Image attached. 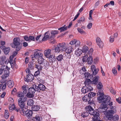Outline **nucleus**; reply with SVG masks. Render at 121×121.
<instances>
[{"label": "nucleus", "instance_id": "obj_6", "mask_svg": "<svg viewBox=\"0 0 121 121\" xmlns=\"http://www.w3.org/2000/svg\"><path fill=\"white\" fill-rule=\"evenodd\" d=\"M9 61H7L5 56H3L0 58V65L3 67H5L6 65L8 63Z\"/></svg>", "mask_w": 121, "mask_h": 121}, {"label": "nucleus", "instance_id": "obj_51", "mask_svg": "<svg viewBox=\"0 0 121 121\" xmlns=\"http://www.w3.org/2000/svg\"><path fill=\"white\" fill-rule=\"evenodd\" d=\"M76 39H73V40H72L69 43L71 45H72L75 44L76 43Z\"/></svg>", "mask_w": 121, "mask_h": 121}, {"label": "nucleus", "instance_id": "obj_34", "mask_svg": "<svg viewBox=\"0 0 121 121\" xmlns=\"http://www.w3.org/2000/svg\"><path fill=\"white\" fill-rule=\"evenodd\" d=\"M103 87V85L102 83L100 82H99L97 85V88L98 89H101Z\"/></svg>", "mask_w": 121, "mask_h": 121}, {"label": "nucleus", "instance_id": "obj_18", "mask_svg": "<svg viewBox=\"0 0 121 121\" xmlns=\"http://www.w3.org/2000/svg\"><path fill=\"white\" fill-rule=\"evenodd\" d=\"M91 81L90 79L88 78L86 79L84 82V84L85 85V86H87L89 85H91Z\"/></svg>", "mask_w": 121, "mask_h": 121}, {"label": "nucleus", "instance_id": "obj_9", "mask_svg": "<svg viewBox=\"0 0 121 121\" xmlns=\"http://www.w3.org/2000/svg\"><path fill=\"white\" fill-rule=\"evenodd\" d=\"M34 78V76L33 75L31 74H27V75L26 78L24 79V80L25 81L27 82L29 81H31L33 80Z\"/></svg>", "mask_w": 121, "mask_h": 121}, {"label": "nucleus", "instance_id": "obj_47", "mask_svg": "<svg viewBox=\"0 0 121 121\" xmlns=\"http://www.w3.org/2000/svg\"><path fill=\"white\" fill-rule=\"evenodd\" d=\"M24 39L25 40L27 41H30V39L29 38V36L28 37L27 35H25L23 36Z\"/></svg>", "mask_w": 121, "mask_h": 121}, {"label": "nucleus", "instance_id": "obj_62", "mask_svg": "<svg viewBox=\"0 0 121 121\" xmlns=\"http://www.w3.org/2000/svg\"><path fill=\"white\" fill-rule=\"evenodd\" d=\"M21 48V47L20 46H17L16 48V52H18L19 51Z\"/></svg>", "mask_w": 121, "mask_h": 121}, {"label": "nucleus", "instance_id": "obj_37", "mask_svg": "<svg viewBox=\"0 0 121 121\" xmlns=\"http://www.w3.org/2000/svg\"><path fill=\"white\" fill-rule=\"evenodd\" d=\"M88 47L86 46H84L83 48L82 51L83 52H85L88 50Z\"/></svg>", "mask_w": 121, "mask_h": 121}, {"label": "nucleus", "instance_id": "obj_5", "mask_svg": "<svg viewBox=\"0 0 121 121\" xmlns=\"http://www.w3.org/2000/svg\"><path fill=\"white\" fill-rule=\"evenodd\" d=\"M26 109H23L21 111L20 113L23 115H26L27 117L30 118L32 115L33 113V112L32 111L30 110H27L26 111Z\"/></svg>", "mask_w": 121, "mask_h": 121}, {"label": "nucleus", "instance_id": "obj_3", "mask_svg": "<svg viewBox=\"0 0 121 121\" xmlns=\"http://www.w3.org/2000/svg\"><path fill=\"white\" fill-rule=\"evenodd\" d=\"M95 95V94L94 93L90 92L87 95H85L83 97L82 99L85 102H88V104H93L94 103L93 98Z\"/></svg>", "mask_w": 121, "mask_h": 121}, {"label": "nucleus", "instance_id": "obj_40", "mask_svg": "<svg viewBox=\"0 0 121 121\" xmlns=\"http://www.w3.org/2000/svg\"><path fill=\"white\" fill-rule=\"evenodd\" d=\"M51 33L52 35H54L57 34L58 33V31L57 30H52L51 31Z\"/></svg>", "mask_w": 121, "mask_h": 121}, {"label": "nucleus", "instance_id": "obj_63", "mask_svg": "<svg viewBox=\"0 0 121 121\" xmlns=\"http://www.w3.org/2000/svg\"><path fill=\"white\" fill-rule=\"evenodd\" d=\"M91 71L94 70L95 69H96L95 68V66L94 65H92L91 66Z\"/></svg>", "mask_w": 121, "mask_h": 121}, {"label": "nucleus", "instance_id": "obj_61", "mask_svg": "<svg viewBox=\"0 0 121 121\" xmlns=\"http://www.w3.org/2000/svg\"><path fill=\"white\" fill-rule=\"evenodd\" d=\"M79 14H80L79 13H78L75 16L73 21H74L78 17Z\"/></svg>", "mask_w": 121, "mask_h": 121}, {"label": "nucleus", "instance_id": "obj_64", "mask_svg": "<svg viewBox=\"0 0 121 121\" xmlns=\"http://www.w3.org/2000/svg\"><path fill=\"white\" fill-rule=\"evenodd\" d=\"M117 101L119 103H121V98L120 97H119L118 98L116 99Z\"/></svg>", "mask_w": 121, "mask_h": 121}, {"label": "nucleus", "instance_id": "obj_56", "mask_svg": "<svg viewBox=\"0 0 121 121\" xmlns=\"http://www.w3.org/2000/svg\"><path fill=\"white\" fill-rule=\"evenodd\" d=\"M1 86H2V89L3 90L6 88V83H5L3 85V84H1Z\"/></svg>", "mask_w": 121, "mask_h": 121}, {"label": "nucleus", "instance_id": "obj_58", "mask_svg": "<svg viewBox=\"0 0 121 121\" xmlns=\"http://www.w3.org/2000/svg\"><path fill=\"white\" fill-rule=\"evenodd\" d=\"M80 41L78 40H77L76 42V46H79L80 45Z\"/></svg>", "mask_w": 121, "mask_h": 121}, {"label": "nucleus", "instance_id": "obj_26", "mask_svg": "<svg viewBox=\"0 0 121 121\" xmlns=\"http://www.w3.org/2000/svg\"><path fill=\"white\" fill-rule=\"evenodd\" d=\"M28 66L29 69H34V65L32 62H30L28 64Z\"/></svg>", "mask_w": 121, "mask_h": 121}, {"label": "nucleus", "instance_id": "obj_59", "mask_svg": "<svg viewBox=\"0 0 121 121\" xmlns=\"http://www.w3.org/2000/svg\"><path fill=\"white\" fill-rule=\"evenodd\" d=\"M40 74V72L39 70L36 71L34 74V75L35 76H38Z\"/></svg>", "mask_w": 121, "mask_h": 121}, {"label": "nucleus", "instance_id": "obj_44", "mask_svg": "<svg viewBox=\"0 0 121 121\" xmlns=\"http://www.w3.org/2000/svg\"><path fill=\"white\" fill-rule=\"evenodd\" d=\"M4 69L3 68V66H1L0 68V75H2L3 72L4 73Z\"/></svg>", "mask_w": 121, "mask_h": 121}, {"label": "nucleus", "instance_id": "obj_42", "mask_svg": "<svg viewBox=\"0 0 121 121\" xmlns=\"http://www.w3.org/2000/svg\"><path fill=\"white\" fill-rule=\"evenodd\" d=\"M88 57V56L87 55H86L83 57L82 61L83 62H87V59L86 58Z\"/></svg>", "mask_w": 121, "mask_h": 121}, {"label": "nucleus", "instance_id": "obj_55", "mask_svg": "<svg viewBox=\"0 0 121 121\" xmlns=\"http://www.w3.org/2000/svg\"><path fill=\"white\" fill-rule=\"evenodd\" d=\"M82 52V50L80 49H78L77 50L75 51L76 53L79 54H81Z\"/></svg>", "mask_w": 121, "mask_h": 121}, {"label": "nucleus", "instance_id": "obj_4", "mask_svg": "<svg viewBox=\"0 0 121 121\" xmlns=\"http://www.w3.org/2000/svg\"><path fill=\"white\" fill-rule=\"evenodd\" d=\"M26 97H22L19 98L18 100V105L21 109V111L26 109V102L27 100Z\"/></svg>", "mask_w": 121, "mask_h": 121}, {"label": "nucleus", "instance_id": "obj_36", "mask_svg": "<svg viewBox=\"0 0 121 121\" xmlns=\"http://www.w3.org/2000/svg\"><path fill=\"white\" fill-rule=\"evenodd\" d=\"M119 119V116L117 115H115L114 116H113L112 121H115L118 120Z\"/></svg>", "mask_w": 121, "mask_h": 121}, {"label": "nucleus", "instance_id": "obj_22", "mask_svg": "<svg viewBox=\"0 0 121 121\" xmlns=\"http://www.w3.org/2000/svg\"><path fill=\"white\" fill-rule=\"evenodd\" d=\"M63 55L62 54H60L56 57V59L58 61H60L63 60Z\"/></svg>", "mask_w": 121, "mask_h": 121}, {"label": "nucleus", "instance_id": "obj_2", "mask_svg": "<svg viewBox=\"0 0 121 121\" xmlns=\"http://www.w3.org/2000/svg\"><path fill=\"white\" fill-rule=\"evenodd\" d=\"M87 110L85 112H83L81 115L82 117H83L88 116L89 114L91 115H93V121H97L99 119V116L100 115L99 111L98 110H94L92 107L89 105L86 108Z\"/></svg>", "mask_w": 121, "mask_h": 121}, {"label": "nucleus", "instance_id": "obj_33", "mask_svg": "<svg viewBox=\"0 0 121 121\" xmlns=\"http://www.w3.org/2000/svg\"><path fill=\"white\" fill-rule=\"evenodd\" d=\"M85 20V18L84 17H82L79 18L78 21V23H81Z\"/></svg>", "mask_w": 121, "mask_h": 121}, {"label": "nucleus", "instance_id": "obj_11", "mask_svg": "<svg viewBox=\"0 0 121 121\" xmlns=\"http://www.w3.org/2000/svg\"><path fill=\"white\" fill-rule=\"evenodd\" d=\"M51 50L48 49L45 50L44 52L45 56L49 58H52V56L51 55Z\"/></svg>", "mask_w": 121, "mask_h": 121}, {"label": "nucleus", "instance_id": "obj_48", "mask_svg": "<svg viewBox=\"0 0 121 121\" xmlns=\"http://www.w3.org/2000/svg\"><path fill=\"white\" fill-rule=\"evenodd\" d=\"M15 105L14 104H13V105H12V107H9V109L10 111L11 112L13 109V110H15Z\"/></svg>", "mask_w": 121, "mask_h": 121}, {"label": "nucleus", "instance_id": "obj_46", "mask_svg": "<svg viewBox=\"0 0 121 121\" xmlns=\"http://www.w3.org/2000/svg\"><path fill=\"white\" fill-rule=\"evenodd\" d=\"M49 35H46L42 39V41H45L47 40L49 37Z\"/></svg>", "mask_w": 121, "mask_h": 121}, {"label": "nucleus", "instance_id": "obj_45", "mask_svg": "<svg viewBox=\"0 0 121 121\" xmlns=\"http://www.w3.org/2000/svg\"><path fill=\"white\" fill-rule=\"evenodd\" d=\"M61 51L59 47L58 46V45H57V46L56 47L55 49V52H59L60 51Z\"/></svg>", "mask_w": 121, "mask_h": 121}, {"label": "nucleus", "instance_id": "obj_35", "mask_svg": "<svg viewBox=\"0 0 121 121\" xmlns=\"http://www.w3.org/2000/svg\"><path fill=\"white\" fill-rule=\"evenodd\" d=\"M27 97L29 98H31L33 97L34 96V94L32 93H29L28 91V93H27L26 95Z\"/></svg>", "mask_w": 121, "mask_h": 121}, {"label": "nucleus", "instance_id": "obj_30", "mask_svg": "<svg viewBox=\"0 0 121 121\" xmlns=\"http://www.w3.org/2000/svg\"><path fill=\"white\" fill-rule=\"evenodd\" d=\"M40 65L39 64L38 65H35V68L39 70H41L43 68L42 66Z\"/></svg>", "mask_w": 121, "mask_h": 121}, {"label": "nucleus", "instance_id": "obj_21", "mask_svg": "<svg viewBox=\"0 0 121 121\" xmlns=\"http://www.w3.org/2000/svg\"><path fill=\"white\" fill-rule=\"evenodd\" d=\"M87 62L89 64H92L93 62V58L91 56H90L87 58Z\"/></svg>", "mask_w": 121, "mask_h": 121}, {"label": "nucleus", "instance_id": "obj_7", "mask_svg": "<svg viewBox=\"0 0 121 121\" xmlns=\"http://www.w3.org/2000/svg\"><path fill=\"white\" fill-rule=\"evenodd\" d=\"M6 68L4 69V73L2 76L1 78L3 79L6 78L8 77L9 74V70L10 68L8 67L7 66H6Z\"/></svg>", "mask_w": 121, "mask_h": 121}, {"label": "nucleus", "instance_id": "obj_12", "mask_svg": "<svg viewBox=\"0 0 121 121\" xmlns=\"http://www.w3.org/2000/svg\"><path fill=\"white\" fill-rule=\"evenodd\" d=\"M13 44L15 46L19 45L20 44V39L17 37L14 38L13 39Z\"/></svg>", "mask_w": 121, "mask_h": 121}, {"label": "nucleus", "instance_id": "obj_39", "mask_svg": "<svg viewBox=\"0 0 121 121\" xmlns=\"http://www.w3.org/2000/svg\"><path fill=\"white\" fill-rule=\"evenodd\" d=\"M98 71L99 69H95L94 70L91 72L93 75H95L98 73Z\"/></svg>", "mask_w": 121, "mask_h": 121}, {"label": "nucleus", "instance_id": "obj_60", "mask_svg": "<svg viewBox=\"0 0 121 121\" xmlns=\"http://www.w3.org/2000/svg\"><path fill=\"white\" fill-rule=\"evenodd\" d=\"M45 63L46 65H44V66H45L46 68L48 69L49 67V63L48 62L46 61L45 62Z\"/></svg>", "mask_w": 121, "mask_h": 121}, {"label": "nucleus", "instance_id": "obj_49", "mask_svg": "<svg viewBox=\"0 0 121 121\" xmlns=\"http://www.w3.org/2000/svg\"><path fill=\"white\" fill-rule=\"evenodd\" d=\"M112 72L114 75H116L117 74V71L115 68H113L112 69Z\"/></svg>", "mask_w": 121, "mask_h": 121}, {"label": "nucleus", "instance_id": "obj_16", "mask_svg": "<svg viewBox=\"0 0 121 121\" xmlns=\"http://www.w3.org/2000/svg\"><path fill=\"white\" fill-rule=\"evenodd\" d=\"M7 85L9 87L11 88L13 87L14 85L13 81L11 80H9L7 82Z\"/></svg>", "mask_w": 121, "mask_h": 121}, {"label": "nucleus", "instance_id": "obj_15", "mask_svg": "<svg viewBox=\"0 0 121 121\" xmlns=\"http://www.w3.org/2000/svg\"><path fill=\"white\" fill-rule=\"evenodd\" d=\"M99 77H95L93 78L92 81V84L96 85L98 82V80Z\"/></svg>", "mask_w": 121, "mask_h": 121}, {"label": "nucleus", "instance_id": "obj_20", "mask_svg": "<svg viewBox=\"0 0 121 121\" xmlns=\"http://www.w3.org/2000/svg\"><path fill=\"white\" fill-rule=\"evenodd\" d=\"M36 91V90L35 88V89L34 87H31L29 88L28 91L29 93H31L34 94Z\"/></svg>", "mask_w": 121, "mask_h": 121}, {"label": "nucleus", "instance_id": "obj_57", "mask_svg": "<svg viewBox=\"0 0 121 121\" xmlns=\"http://www.w3.org/2000/svg\"><path fill=\"white\" fill-rule=\"evenodd\" d=\"M92 24L91 23H89L87 26V27L89 29H90L92 27Z\"/></svg>", "mask_w": 121, "mask_h": 121}, {"label": "nucleus", "instance_id": "obj_38", "mask_svg": "<svg viewBox=\"0 0 121 121\" xmlns=\"http://www.w3.org/2000/svg\"><path fill=\"white\" fill-rule=\"evenodd\" d=\"M24 95L23 93L21 92H18L17 93V96L20 98L22 97H25L24 96Z\"/></svg>", "mask_w": 121, "mask_h": 121}, {"label": "nucleus", "instance_id": "obj_41", "mask_svg": "<svg viewBox=\"0 0 121 121\" xmlns=\"http://www.w3.org/2000/svg\"><path fill=\"white\" fill-rule=\"evenodd\" d=\"M77 30L78 32L82 34H84L85 33V31L83 30L81 28H77Z\"/></svg>", "mask_w": 121, "mask_h": 121}, {"label": "nucleus", "instance_id": "obj_17", "mask_svg": "<svg viewBox=\"0 0 121 121\" xmlns=\"http://www.w3.org/2000/svg\"><path fill=\"white\" fill-rule=\"evenodd\" d=\"M84 74L85 77L86 78H90L92 79L93 77V75L92 74H90L91 73L89 74L88 73L85 72V73H83Z\"/></svg>", "mask_w": 121, "mask_h": 121}, {"label": "nucleus", "instance_id": "obj_13", "mask_svg": "<svg viewBox=\"0 0 121 121\" xmlns=\"http://www.w3.org/2000/svg\"><path fill=\"white\" fill-rule=\"evenodd\" d=\"M61 51H64L66 47V44L65 43H60L58 44Z\"/></svg>", "mask_w": 121, "mask_h": 121}, {"label": "nucleus", "instance_id": "obj_50", "mask_svg": "<svg viewBox=\"0 0 121 121\" xmlns=\"http://www.w3.org/2000/svg\"><path fill=\"white\" fill-rule=\"evenodd\" d=\"M29 38L30 39L29 42L31 41H34L35 40V37L34 36H29Z\"/></svg>", "mask_w": 121, "mask_h": 121}, {"label": "nucleus", "instance_id": "obj_54", "mask_svg": "<svg viewBox=\"0 0 121 121\" xmlns=\"http://www.w3.org/2000/svg\"><path fill=\"white\" fill-rule=\"evenodd\" d=\"M110 92L113 95H115L116 94V92L112 88H111L110 89Z\"/></svg>", "mask_w": 121, "mask_h": 121}, {"label": "nucleus", "instance_id": "obj_27", "mask_svg": "<svg viewBox=\"0 0 121 121\" xmlns=\"http://www.w3.org/2000/svg\"><path fill=\"white\" fill-rule=\"evenodd\" d=\"M88 89L86 86H84L82 87V92L83 93H85L88 92Z\"/></svg>", "mask_w": 121, "mask_h": 121}, {"label": "nucleus", "instance_id": "obj_23", "mask_svg": "<svg viewBox=\"0 0 121 121\" xmlns=\"http://www.w3.org/2000/svg\"><path fill=\"white\" fill-rule=\"evenodd\" d=\"M67 26H65V25L63 26L58 29L59 30H60V32H62L66 30L67 29Z\"/></svg>", "mask_w": 121, "mask_h": 121}, {"label": "nucleus", "instance_id": "obj_31", "mask_svg": "<svg viewBox=\"0 0 121 121\" xmlns=\"http://www.w3.org/2000/svg\"><path fill=\"white\" fill-rule=\"evenodd\" d=\"M39 50H36L34 52V57H35V58L39 57V53L38 51H39Z\"/></svg>", "mask_w": 121, "mask_h": 121}, {"label": "nucleus", "instance_id": "obj_53", "mask_svg": "<svg viewBox=\"0 0 121 121\" xmlns=\"http://www.w3.org/2000/svg\"><path fill=\"white\" fill-rule=\"evenodd\" d=\"M87 89H88V91L89 90L90 91H91L93 89V88L91 87V85H89L87 86H86Z\"/></svg>", "mask_w": 121, "mask_h": 121}, {"label": "nucleus", "instance_id": "obj_28", "mask_svg": "<svg viewBox=\"0 0 121 121\" xmlns=\"http://www.w3.org/2000/svg\"><path fill=\"white\" fill-rule=\"evenodd\" d=\"M44 60V59L42 57H39L38 60V63L40 65L42 64Z\"/></svg>", "mask_w": 121, "mask_h": 121}, {"label": "nucleus", "instance_id": "obj_24", "mask_svg": "<svg viewBox=\"0 0 121 121\" xmlns=\"http://www.w3.org/2000/svg\"><path fill=\"white\" fill-rule=\"evenodd\" d=\"M10 49L9 47H6L3 51L5 54L7 55L10 52Z\"/></svg>", "mask_w": 121, "mask_h": 121}, {"label": "nucleus", "instance_id": "obj_1", "mask_svg": "<svg viewBox=\"0 0 121 121\" xmlns=\"http://www.w3.org/2000/svg\"><path fill=\"white\" fill-rule=\"evenodd\" d=\"M103 91H99L97 93L98 96L97 99L99 103H102L100 108L102 109H104L107 110L108 108L107 106L109 105L111 106L112 105V102H110L111 98L108 96L104 95L103 93ZM105 113H107L108 115H113L116 112V110L115 108L109 110L108 111L105 110L103 111Z\"/></svg>", "mask_w": 121, "mask_h": 121}, {"label": "nucleus", "instance_id": "obj_25", "mask_svg": "<svg viewBox=\"0 0 121 121\" xmlns=\"http://www.w3.org/2000/svg\"><path fill=\"white\" fill-rule=\"evenodd\" d=\"M27 104L28 105L31 106L34 104V101L33 99H30L27 101Z\"/></svg>", "mask_w": 121, "mask_h": 121}, {"label": "nucleus", "instance_id": "obj_29", "mask_svg": "<svg viewBox=\"0 0 121 121\" xmlns=\"http://www.w3.org/2000/svg\"><path fill=\"white\" fill-rule=\"evenodd\" d=\"M104 113L107 116V117L108 118V119L109 120H110L112 119H112L113 117V115H108L107 113H105L104 112Z\"/></svg>", "mask_w": 121, "mask_h": 121}, {"label": "nucleus", "instance_id": "obj_10", "mask_svg": "<svg viewBox=\"0 0 121 121\" xmlns=\"http://www.w3.org/2000/svg\"><path fill=\"white\" fill-rule=\"evenodd\" d=\"M97 44L100 48H102L103 46V43L101 39L99 37H97L96 39Z\"/></svg>", "mask_w": 121, "mask_h": 121}, {"label": "nucleus", "instance_id": "obj_19", "mask_svg": "<svg viewBox=\"0 0 121 121\" xmlns=\"http://www.w3.org/2000/svg\"><path fill=\"white\" fill-rule=\"evenodd\" d=\"M40 109V107L38 105H34L32 107V110L34 111H37Z\"/></svg>", "mask_w": 121, "mask_h": 121}, {"label": "nucleus", "instance_id": "obj_43", "mask_svg": "<svg viewBox=\"0 0 121 121\" xmlns=\"http://www.w3.org/2000/svg\"><path fill=\"white\" fill-rule=\"evenodd\" d=\"M13 54L10 56V59H12L16 55L17 53V52L15 51L13 53Z\"/></svg>", "mask_w": 121, "mask_h": 121}, {"label": "nucleus", "instance_id": "obj_8", "mask_svg": "<svg viewBox=\"0 0 121 121\" xmlns=\"http://www.w3.org/2000/svg\"><path fill=\"white\" fill-rule=\"evenodd\" d=\"M35 86L36 89V91L38 92H40V90L42 91H44L45 89V86L41 83L39 84L38 86H37L35 85Z\"/></svg>", "mask_w": 121, "mask_h": 121}, {"label": "nucleus", "instance_id": "obj_52", "mask_svg": "<svg viewBox=\"0 0 121 121\" xmlns=\"http://www.w3.org/2000/svg\"><path fill=\"white\" fill-rule=\"evenodd\" d=\"M34 118L36 120V121H40V118L39 115H36Z\"/></svg>", "mask_w": 121, "mask_h": 121}, {"label": "nucleus", "instance_id": "obj_14", "mask_svg": "<svg viewBox=\"0 0 121 121\" xmlns=\"http://www.w3.org/2000/svg\"><path fill=\"white\" fill-rule=\"evenodd\" d=\"M72 47L70 46L68 47L67 48L66 47L64 51L67 54H69L72 52Z\"/></svg>", "mask_w": 121, "mask_h": 121}, {"label": "nucleus", "instance_id": "obj_32", "mask_svg": "<svg viewBox=\"0 0 121 121\" xmlns=\"http://www.w3.org/2000/svg\"><path fill=\"white\" fill-rule=\"evenodd\" d=\"M9 116L8 111V110H5L4 114V117L6 119L8 118Z\"/></svg>", "mask_w": 121, "mask_h": 121}]
</instances>
